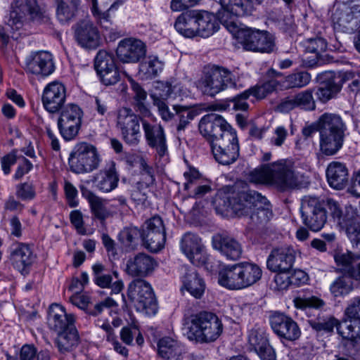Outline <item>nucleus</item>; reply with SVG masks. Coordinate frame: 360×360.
I'll return each mask as SVG.
<instances>
[{
    "mask_svg": "<svg viewBox=\"0 0 360 360\" xmlns=\"http://www.w3.org/2000/svg\"><path fill=\"white\" fill-rule=\"evenodd\" d=\"M27 19L38 22L48 20L46 6L37 0H14L11 5L6 27L0 25V37L4 42L8 39V32L19 30Z\"/></svg>",
    "mask_w": 360,
    "mask_h": 360,
    "instance_id": "obj_1",
    "label": "nucleus"
},
{
    "mask_svg": "<svg viewBox=\"0 0 360 360\" xmlns=\"http://www.w3.org/2000/svg\"><path fill=\"white\" fill-rule=\"evenodd\" d=\"M184 321L188 338L200 343L214 342L224 329L221 319L210 311H202L191 314Z\"/></svg>",
    "mask_w": 360,
    "mask_h": 360,
    "instance_id": "obj_2",
    "label": "nucleus"
},
{
    "mask_svg": "<svg viewBox=\"0 0 360 360\" xmlns=\"http://www.w3.org/2000/svg\"><path fill=\"white\" fill-rule=\"evenodd\" d=\"M250 180L257 184H274L282 190L296 185L292 166L285 161L264 165L250 174Z\"/></svg>",
    "mask_w": 360,
    "mask_h": 360,
    "instance_id": "obj_3",
    "label": "nucleus"
},
{
    "mask_svg": "<svg viewBox=\"0 0 360 360\" xmlns=\"http://www.w3.org/2000/svg\"><path fill=\"white\" fill-rule=\"evenodd\" d=\"M235 78L227 69L216 66L204 68L203 75L198 81L197 86L205 95L214 96L230 86H235Z\"/></svg>",
    "mask_w": 360,
    "mask_h": 360,
    "instance_id": "obj_4",
    "label": "nucleus"
},
{
    "mask_svg": "<svg viewBox=\"0 0 360 360\" xmlns=\"http://www.w3.org/2000/svg\"><path fill=\"white\" fill-rule=\"evenodd\" d=\"M100 162L96 148L86 142L77 143L68 158L70 170L75 174L90 173L98 168Z\"/></svg>",
    "mask_w": 360,
    "mask_h": 360,
    "instance_id": "obj_5",
    "label": "nucleus"
},
{
    "mask_svg": "<svg viewBox=\"0 0 360 360\" xmlns=\"http://www.w3.org/2000/svg\"><path fill=\"white\" fill-rule=\"evenodd\" d=\"M300 214L302 224L311 231H321L327 222L326 203L316 197L307 196L302 200Z\"/></svg>",
    "mask_w": 360,
    "mask_h": 360,
    "instance_id": "obj_6",
    "label": "nucleus"
},
{
    "mask_svg": "<svg viewBox=\"0 0 360 360\" xmlns=\"http://www.w3.org/2000/svg\"><path fill=\"white\" fill-rule=\"evenodd\" d=\"M142 120L131 108L122 107L117 110L116 127L120 130L124 142L130 146H136L141 140V124Z\"/></svg>",
    "mask_w": 360,
    "mask_h": 360,
    "instance_id": "obj_7",
    "label": "nucleus"
},
{
    "mask_svg": "<svg viewBox=\"0 0 360 360\" xmlns=\"http://www.w3.org/2000/svg\"><path fill=\"white\" fill-rule=\"evenodd\" d=\"M128 297L137 310L147 314H155L158 307L150 285L144 280L136 279L128 286Z\"/></svg>",
    "mask_w": 360,
    "mask_h": 360,
    "instance_id": "obj_8",
    "label": "nucleus"
},
{
    "mask_svg": "<svg viewBox=\"0 0 360 360\" xmlns=\"http://www.w3.org/2000/svg\"><path fill=\"white\" fill-rule=\"evenodd\" d=\"M331 18L336 30L352 33L360 28V5L352 2L337 4Z\"/></svg>",
    "mask_w": 360,
    "mask_h": 360,
    "instance_id": "obj_9",
    "label": "nucleus"
},
{
    "mask_svg": "<svg viewBox=\"0 0 360 360\" xmlns=\"http://www.w3.org/2000/svg\"><path fill=\"white\" fill-rule=\"evenodd\" d=\"M236 38L245 50L269 53L274 46L273 37L266 31L241 28L237 31Z\"/></svg>",
    "mask_w": 360,
    "mask_h": 360,
    "instance_id": "obj_10",
    "label": "nucleus"
},
{
    "mask_svg": "<svg viewBox=\"0 0 360 360\" xmlns=\"http://www.w3.org/2000/svg\"><path fill=\"white\" fill-rule=\"evenodd\" d=\"M210 146L214 158L221 165L232 164L239 156V144L236 132L225 133L223 138L215 139Z\"/></svg>",
    "mask_w": 360,
    "mask_h": 360,
    "instance_id": "obj_11",
    "label": "nucleus"
},
{
    "mask_svg": "<svg viewBox=\"0 0 360 360\" xmlns=\"http://www.w3.org/2000/svg\"><path fill=\"white\" fill-rule=\"evenodd\" d=\"M82 116V111L77 105L70 103L61 109L58 127L65 140H72L78 134Z\"/></svg>",
    "mask_w": 360,
    "mask_h": 360,
    "instance_id": "obj_12",
    "label": "nucleus"
},
{
    "mask_svg": "<svg viewBox=\"0 0 360 360\" xmlns=\"http://www.w3.org/2000/svg\"><path fill=\"white\" fill-rule=\"evenodd\" d=\"M258 195L253 190L243 191L231 195L226 194L219 195L214 200L215 208L218 212L232 211L238 216H243L245 201L255 200Z\"/></svg>",
    "mask_w": 360,
    "mask_h": 360,
    "instance_id": "obj_13",
    "label": "nucleus"
},
{
    "mask_svg": "<svg viewBox=\"0 0 360 360\" xmlns=\"http://www.w3.org/2000/svg\"><path fill=\"white\" fill-rule=\"evenodd\" d=\"M200 134L210 142L223 138L225 133H234L236 131L221 115L211 113L202 117L199 122Z\"/></svg>",
    "mask_w": 360,
    "mask_h": 360,
    "instance_id": "obj_14",
    "label": "nucleus"
},
{
    "mask_svg": "<svg viewBox=\"0 0 360 360\" xmlns=\"http://www.w3.org/2000/svg\"><path fill=\"white\" fill-rule=\"evenodd\" d=\"M141 235V239L146 247L151 252H156L165 245L166 240L165 229L162 219L155 216L145 223Z\"/></svg>",
    "mask_w": 360,
    "mask_h": 360,
    "instance_id": "obj_15",
    "label": "nucleus"
},
{
    "mask_svg": "<svg viewBox=\"0 0 360 360\" xmlns=\"http://www.w3.org/2000/svg\"><path fill=\"white\" fill-rule=\"evenodd\" d=\"M221 9L219 11V18L222 24L228 25L229 20L235 17L250 15L255 10L258 0H219ZM230 24L232 22L230 21Z\"/></svg>",
    "mask_w": 360,
    "mask_h": 360,
    "instance_id": "obj_16",
    "label": "nucleus"
},
{
    "mask_svg": "<svg viewBox=\"0 0 360 360\" xmlns=\"http://www.w3.org/2000/svg\"><path fill=\"white\" fill-rule=\"evenodd\" d=\"M270 325L274 333L281 340L292 342L301 335L297 323L290 316L283 313L274 312L271 314Z\"/></svg>",
    "mask_w": 360,
    "mask_h": 360,
    "instance_id": "obj_17",
    "label": "nucleus"
},
{
    "mask_svg": "<svg viewBox=\"0 0 360 360\" xmlns=\"http://www.w3.org/2000/svg\"><path fill=\"white\" fill-rule=\"evenodd\" d=\"M24 69L27 74L47 77L55 70L53 56L48 51L32 53L25 59Z\"/></svg>",
    "mask_w": 360,
    "mask_h": 360,
    "instance_id": "obj_18",
    "label": "nucleus"
},
{
    "mask_svg": "<svg viewBox=\"0 0 360 360\" xmlns=\"http://www.w3.org/2000/svg\"><path fill=\"white\" fill-rule=\"evenodd\" d=\"M295 259V251L290 247L274 248L266 260V267L271 272H289Z\"/></svg>",
    "mask_w": 360,
    "mask_h": 360,
    "instance_id": "obj_19",
    "label": "nucleus"
},
{
    "mask_svg": "<svg viewBox=\"0 0 360 360\" xmlns=\"http://www.w3.org/2000/svg\"><path fill=\"white\" fill-rule=\"evenodd\" d=\"M212 244L213 248L228 260L236 261L242 257L243 250L241 243L229 234H214Z\"/></svg>",
    "mask_w": 360,
    "mask_h": 360,
    "instance_id": "obj_20",
    "label": "nucleus"
},
{
    "mask_svg": "<svg viewBox=\"0 0 360 360\" xmlns=\"http://www.w3.org/2000/svg\"><path fill=\"white\" fill-rule=\"evenodd\" d=\"M75 37L78 44L86 49H94L101 44V36L96 26L89 19L77 22L74 27Z\"/></svg>",
    "mask_w": 360,
    "mask_h": 360,
    "instance_id": "obj_21",
    "label": "nucleus"
},
{
    "mask_svg": "<svg viewBox=\"0 0 360 360\" xmlns=\"http://www.w3.org/2000/svg\"><path fill=\"white\" fill-rule=\"evenodd\" d=\"M66 98L65 86L57 81L46 86L42 94V103L44 108L50 113L58 112L63 106Z\"/></svg>",
    "mask_w": 360,
    "mask_h": 360,
    "instance_id": "obj_22",
    "label": "nucleus"
},
{
    "mask_svg": "<svg viewBox=\"0 0 360 360\" xmlns=\"http://www.w3.org/2000/svg\"><path fill=\"white\" fill-rule=\"evenodd\" d=\"M117 56L122 63H137L146 53L144 43L134 38H127L120 41Z\"/></svg>",
    "mask_w": 360,
    "mask_h": 360,
    "instance_id": "obj_23",
    "label": "nucleus"
},
{
    "mask_svg": "<svg viewBox=\"0 0 360 360\" xmlns=\"http://www.w3.org/2000/svg\"><path fill=\"white\" fill-rule=\"evenodd\" d=\"M142 126L148 145L155 150L160 157L167 152L166 135L164 128L158 124H150L142 120Z\"/></svg>",
    "mask_w": 360,
    "mask_h": 360,
    "instance_id": "obj_24",
    "label": "nucleus"
},
{
    "mask_svg": "<svg viewBox=\"0 0 360 360\" xmlns=\"http://www.w3.org/2000/svg\"><path fill=\"white\" fill-rule=\"evenodd\" d=\"M258 195L250 202L245 201L244 207V214L250 215V218L255 223H265L272 217V212L269 207V202L267 199L260 193L255 191Z\"/></svg>",
    "mask_w": 360,
    "mask_h": 360,
    "instance_id": "obj_25",
    "label": "nucleus"
},
{
    "mask_svg": "<svg viewBox=\"0 0 360 360\" xmlns=\"http://www.w3.org/2000/svg\"><path fill=\"white\" fill-rule=\"evenodd\" d=\"M338 333L342 338V345L347 352L351 353L356 349L360 339V320H345L342 323H339Z\"/></svg>",
    "mask_w": 360,
    "mask_h": 360,
    "instance_id": "obj_26",
    "label": "nucleus"
},
{
    "mask_svg": "<svg viewBox=\"0 0 360 360\" xmlns=\"http://www.w3.org/2000/svg\"><path fill=\"white\" fill-rule=\"evenodd\" d=\"M155 266L156 262L151 256L139 253L127 260L126 272L133 277H144L152 273Z\"/></svg>",
    "mask_w": 360,
    "mask_h": 360,
    "instance_id": "obj_27",
    "label": "nucleus"
},
{
    "mask_svg": "<svg viewBox=\"0 0 360 360\" xmlns=\"http://www.w3.org/2000/svg\"><path fill=\"white\" fill-rule=\"evenodd\" d=\"M35 256L30 246L24 243H18L12 248L10 260L12 265L21 274H27L28 269L32 265Z\"/></svg>",
    "mask_w": 360,
    "mask_h": 360,
    "instance_id": "obj_28",
    "label": "nucleus"
},
{
    "mask_svg": "<svg viewBox=\"0 0 360 360\" xmlns=\"http://www.w3.org/2000/svg\"><path fill=\"white\" fill-rule=\"evenodd\" d=\"M75 318L72 314H68L65 309L57 304H51L49 307L48 325L56 332H60L68 328L70 325H75Z\"/></svg>",
    "mask_w": 360,
    "mask_h": 360,
    "instance_id": "obj_29",
    "label": "nucleus"
},
{
    "mask_svg": "<svg viewBox=\"0 0 360 360\" xmlns=\"http://www.w3.org/2000/svg\"><path fill=\"white\" fill-rule=\"evenodd\" d=\"M218 282L229 290L243 289L240 262L224 267L219 273Z\"/></svg>",
    "mask_w": 360,
    "mask_h": 360,
    "instance_id": "obj_30",
    "label": "nucleus"
},
{
    "mask_svg": "<svg viewBox=\"0 0 360 360\" xmlns=\"http://www.w3.org/2000/svg\"><path fill=\"white\" fill-rule=\"evenodd\" d=\"M196 34L207 38L213 35L219 29L220 19L214 13L206 11H197Z\"/></svg>",
    "mask_w": 360,
    "mask_h": 360,
    "instance_id": "obj_31",
    "label": "nucleus"
},
{
    "mask_svg": "<svg viewBox=\"0 0 360 360\" xmlns=\"http://www.w3.org/2000/svg\"><path fill=\"white\" fill-rule=\"evenodd\" d=\"M94 272L95 283L102 288H110L113 293L120 292L123 288L124 284L122 280L118 279V273L113 271L112 275L117 279L112 282V276L110 274H105L104 266L101 264H96L92 266Z\"/></svg>",
    "mask_w": 360,
    "mask_h": 360,
    "instance_id": "obj_32",
    "label": "nucleus"
},
{
    "mask_svg": "<svg viewBox=\"0 0 360 360\" xmlns=\"http://www.w3.org/2000/svg\"><path fill=\"white\" fill-rule=\"evenodd\" d=\"M171 92L172 88L168 84L158 83L156 91L150 94L153 104L158 107L159 113L165 121H169L174 117V115L170 112L165 102V100L170 95Z\"/></svg>",
    "mask_w": 360,
    "mask_h": 360,
    "instance_id": "obj_33",
    "label": "nucleus"
},
{
    "mask_svg": "<svg viewBox=\"0 0 360 360\" xmlns=\"http://www.w3.org/2000/svg\"><path fill=\"white\" fill-rule=\"evenodd\" d=\"M55 343L60 353L70 352L74 350L80 343V338L75 325L58 333Z\"/></svg>",
    "mask_w": 360,
    "mask_h": 360,
    "instance_id": "obj_34",
    "label": "nucleus"
},
{
    "mask_svg": "<svg viewBox=\"0 0 360 360\" xmlns=\"http://www.w3.org/2000/svg\"><path fill=\"white\" fill-rule=\"evenodd\" d=\"M348 169L339 162L330 163L326 169V177L329 185L337 190L345 188L348 182Z\"/></svg>",
    "mask_w": 360,
    "mask_h": 360,
    "instance_id": "obj_35",
    "label": "nucleus"
},
{
    "mask_svg": "<svg viewBox=\"0 0 360 360\" xmlns=\"http://www.w3.org/2000/svg\"><path fill=\"white\" fill-rule=\"evenodd\" d=\"M197 10H189L182 13L176 19L174 27L176 30L185 37H196Z\"/></svg>",
    "mask_w": 360,
    "mask_h": 360,
    "instance_id": "obj_36",
    "label": "nucleus"
},
{
    "mask_svg": "<svg viewBox=\"0 0 360 360\" xmlns=\"http://www.w3.org/2000/svg\"><path fill=\"white\" fill-rule=\"evenodd\" d=\"M186 273L183 277V288L186 289L192 296L199 299L205 292V285L199 276L195 268L185 267Z\"/></svg>",
    "mask_w": 360,
    "mask_h": 360,
    "instance_id": "obj_37",
    "label": "nucleus"
},
{
    "mask_svg": "<svg viewBox=\"0 0 360 360\" xmlns=\"http://www.w3.org/2000/svg\"><path fill=\"white\" fill-rule=\"evenodd\" d=\"M95 186L101 192L108 193L114 190L119 181V176L115 166L102 169L95 174L93 179Z\"/></svg>",
    "mask_w": 360,
    "mask_h": 360,
    "instance_id": "obj_38",
    "label": "nucleus"
},
{
    "mask_svg": "<svg viewBox=\"0 0 360 360\" xmlns=\"http://www.w3.org/2000/svg\"><path fill=\"white\" fill-rule=\"evenodd\" d=\"M203 245L201 239L195 234L186 233L181 240V250L192 262L199 259Z\"/></svg>",
    "mask_w": 360,
    "mask_h": 360,
    "instance_id": "obj_39",
    "label": "nucleus"
},
{
    "mask_svg": "<svg viewBox=\"0 0 360 360\" xmlns=\"http://www.w3.org/2000/svg\"><path fill=\"white\" fill-rule=\"evenodd\" d=\"M158 353L162 360H182V349L178 342L169 337L161 338L158 343Z\"/></svg>",
    "mask_w": 360,
    "mask_h": 360,
    "instance_id": "obj_40",
    "label": "nucleus"
},
{
    "mask_svg": "<svg viewBox=\"0 0 360 360\" xmlns=\"http://www.w3.org/2000/svg\"><path fill=\"white\" fill-rule=\"evenodd\" d=\"M318 124L319 131L345 136L346 126L342 118L336 114L324 113L319 117Z\"/></svg>",
    "mask_w": 360,
    "mask_h": 360,
    "instance_id": "obj_41",
    "label": "nucleus"
},
{
    "mask_svg": "<svg viewBox=\"0 0 360 360\" xmlns=\"http://www.w3.org/2000/svg\"><path fill=\"white\" fill-rule=\"evenodd\" d=\"M344 135L320 131V149L326 155L335 154L342 147Z\"/></svg>",
    "mask_w": 360,
    "mask_h": 360,
    "instance_id": "obj_42",
    "label": "nucleus"
},
{
    "mask_svg": "<svg viewBox=\"0 0 360 360\" xmlns=\"http://www.w3.org/2000/svg\"><path fill=\"white\" fill-rule=\"evenodd\" d=\"M56 17L61 22L74 19L79 10L80 0H56Z\"/></svg>",
    "mask_w": 360,
    "mask_h": 360,
    "instance_id": "obj_43",
    "label": "nucleus"
},
{
    "mask_svg": "<svg viewBox=\"0 0 360 360\" xmlns=\"http://www.w3.org/2000/svg\"><path fill=\"white\" fill-rule=\"evenodd\" d=\"M173 110L178 120L176 124L178 133L184 131L191 122L199 115L198 110L185 105H174Z\"/></svg>",
    "mask_w": 360,
    "mask_h": 360,
    "instance_id": "obj_44",
    "label": "nucleus"
},
{
    "mask_svg": "<svg viewBox=\"0 0 360 360\" xmlns=\"http://www.w3.org/2000/svg\"><path fill=\"white\" fill-rule=\"evenodd\" d=\"M340 90L341 85L333 79L328 73L322 82V86L318 88L316 95L320 101L326 103L334 98Z\"/></svg>",
    "mask_w": 360,
    "mask_h": 360,
    "instance_id": "obj_45",
    "label": "nucleus"
},
{
    "mask_svg": "<svg viewBox=\"0 0 360 360\" xmlns=\"http://www.w3.org/2000/svg\"><path fill=\"white\" fill-rule=\"evenodd\" d=\"M240 264L243 288L250 287L260 280L262 271L258 265L247 262H240Z\"/></svg>",
    "mask_w": 360,
    "mask_h": 360,
    "instance_id": "obj_46",
    "label": "nucleus"
},
{
    "mask_svg": "<svg viewBox=\"0 0 360 360\" xmlns=\"http://www.w3.org/2000/svg\"><path fill=\"white\" fill-rule=\"evenodd\" d=\"M354 289V282L349 275L338 277L330 286V293L334 297H343Z\"/></svg>",
    "mask_w": 360,
    "mask_h": 360,
    "instance_id": "obj_47",
    "label": "nucleus"
},
{
    "mask_svg": "<svg viewBox=\"0 0 360 360\" xmlns=\"http://www.w3.org/2000/svg\"><path fill=\"white\" fill-rule=\"evenodd\" d=\"M346 229V233L351 241L359 247L360 243V217L352 215L345 216L342 224Z\"/></svg>",
    "mask_w": 360,
    "mask_h": 360,
    "instance_id": "obj_48",
    "label": "nucleus"
},
{
    "mask_svg": "<svg viewBox=\"0 0 360 360\" xmlns=\"http://www.w3.org/2000/svg\"><path fill=\"white\" fill-rule=\"evenodd\" d=\"M94 66L98 74L116 67L114 55L105 50H100L95 58Z\"/></svg>",
    "mask_w": 360,
    "mask_h": 360,
    "instance_id": "obj_49",
    "label": "nucleus"
},
{
    "mask_svg": "<svg viewBox=\"0 0 360 360\" xmlns=\"http://www.w3.org/2000/svg\"><path fill=\"white\" fill-rule=\"evenodd\" d=\"M311 81V75L306 71L293 72L285 77L284 83L288 89L302 88Z\"/></svg>",
    "mask_w": 360,
    "mask_h": 360,
    "instance_id": "obj_50",
    "label": "nucleus"
},
{
    "mask_svg": "<svg viewBox=\"0 0 360 360\" xmlns=\"http://www.w3.org/2000/svg\"><path fill=\"white\" fill-rule=\"evenodd\" d=\"M87 200L90 204L91 210L94 215L98 219L104 221L111 214L102 202V200L90 192L87 195Z\"/></svg>",
    "mask_w": 360,
    "mask_h": 360,
    "instance_id": "obj_51",
    "label": "nucleus"
},
{
    "mask_svg": "<svg viewBox=\"0 0 360 360\" xmlns=\"http://www.w3.org/2000/svg\"><path fill=\"white\" fill-rule=\"evenodd\" d=\"M163 64L156 57L149 58L139 65V72L146 79L153 78L158 75L162 70Z\"/></svg>",
    "mask_w": 360,
    "mask_h": 360,
    "instance_id": "obj_52",
    "label": "nucleus"
},
{
    "mask_svg": "<svg viewBox=\"0 0 360 360\" xmlns=\"http://www.w3.org/2000/svg\"><path fill=\"white\" fill-rule=\"evenodd\" d=\"M297 108L304 110H314L316 108L313 91L311 89L300 91L293 95Z\"/></svg>",
    "mask_w": 360,
    "mask_h": 360,
    "instance_id": "obj_53",
    "label": "nucleus"
},
{
    "mask_svg": "<svg viewBox=\"0 0 360 360\" xmlns=\"http://www.w3.org/2000/svg\"><path fill=\"white\" fill-rule=\"evenodd\" d=\"M278 86V82L275 79H271L260 86H256L249 89L251 94L257 99H263L269 94L276 90Z\"/></svg>",
    "mask_w": 360,
    "mask_h": 360,
    "instance_id": "obj_54",
    "label": "nucleus"
},
{
    "mask_svg": "<svg viewBox=\"0 0 360 360\" xmlns=\"http://www.w3.org/2000/svg\"><path fill=\"white\" fill-rule=\"evenodd\" d=\"M310 326L316 331L333 332L334 328L338 329L339 321L334 317H328L326 319L311 320L309 321Z\"/></svg>",
    "mask_w": 360,
    "mask_h": 360,
    "instance_id": "obj_55",
    "label": "nucleus"
},
{
    "mask_svg": "<svg viewBox=\"0 0 360 360\" xmlns=\"http://www.w3.org/2000/svg\"><path fill=\"white\" fill-rule=\"evenodd\" d=\"M142 232L134 226L124 228L120 233V240L126 245H132L137 243L141 238Z\"/></svg>",
    "mask_w": 360,
    "mask_h": 360,
    "instance_id": "obj_56",
    "label": "nucleus"
},
{
    "mask_svg": "<svg viewBox=\"0 0 360 360\" xmlns=\"http://www.w3.org/2000/svg\"><path fill=\"white\" fill-rule=\"evenodd\" d=\"M304 46L307 52L315 53L316 56H320L327 49V43L321 37L309 39L305 41Z\"/></svg>",
    "mask_w": 360,
    "mask_h": 360,
    "instance_id": "obj_57",
    "label": "nucleus"
},
{
    "mask_svg": "<svg viewBox=\"0 0 360 360\" xmlns=\"http://www.w3.org/2000/svg\"><path fill=\"white\" fill-rule=\"evenodd\" d=\"M268 342L269 340L267 338L265 337L262 333L256 330H252L250 332L248 343L250 349H253L256 352L257 350L262 349L264 345H266V343Z\"/></svg>",
    "mask_w": 360,
    "mask_h": 360,
    "instance_id": "obj_58",
    "label": "nucleus"
},
{
    "mask_svg": "<svg viewBox=\"0 0 360 360\" xmlns=\"http://www.w3.org/2000/svg\"><path fill=\"white\" fill-rule=\"evenodd\" d=\"M335 261L338 266L342 267V271H345L349 274L350 268H353L352 264L354 257L351 252H338L334 256Z\"/></svg>",
    "mask_w": 360,
    "mask_h": 360,
    "instance_id": "obj_59",
    "label": "nucleus"
},
{
    "mask_svg": "<svg viewBox=\"0 0 360 360\" xmlns=\"http://www.w3.org/2000/svg\"><path fill=\"white\" fill-rule=\"evenodd\" d=\"M100 76L101 80L106 86L114 85L120 81V74L117 66L110 69L105 70L98 74Z\"/></svg>",
    "mask_w": 360,
    "mask_h": 360,
    "instance_id": "obj_60",
    "label": "nucleus"
},
{
    "mask_svg": "<svg viewBox=\"0 0 360 360\" xmlns=\"http://www.w3.org/2000/svg\"><path fill=\"white\" fill-rule=\"evenodd\" d=\"M295 305L297 308L300 309H304L306 307L321 308L324 305V302L316 297H311L306 299L298 297L295 300Z\"/></svg>",
    "mask_w": 360,
    "mask_h": 360,
    "instance_id": "obj_61",
    "label": "nucleus"
},
{
    "mask_svg": "<svg viewBox=\"0 0 360 360\" xmlns=\"http://www.w3.org/2000/svg\"><path fill=\"white\" fill-rule=\"evenodd\" d=\"M16 195L22 200H32L35 196L33 186L29 183H23L18 186Z\"/></svg>",
    "mask_w": 360,
    "mask_h": 360,
    "instance_id": "obj_62",
    "label": "nucleus"
},
{
    "mask_svg": "<svg viewBox=\"0 0 360 360\" xmlns=\"http://www.w3.org/2000/svg\"><path fill=\"white\" fill-rule=\"evenodd\" d=\"M295 103L293 95L286 96L282 98L275 107V111L281 113H288L297 108Z\"/></svg>",
    "mask_w": 360,
    "mask_h": 360,
    "instance_id": "obj_63",
    "label": "nucleus"
},
{
    "mask_svg": "<svg viewBox=\"0 0 360 360\" xmlns=\"http://www.w3.org/2000/svg\"><path fill=\"white\" fill-rule=\"evenodd\" d=\"M345 315L349 319L360 320V297H356L345 309Z\"/></svg>",
    "mask_w": 360,
    "mask_h": 360,
    "instance_id": "obj_64",
    "label": "nucleus"
}]
</instances>
